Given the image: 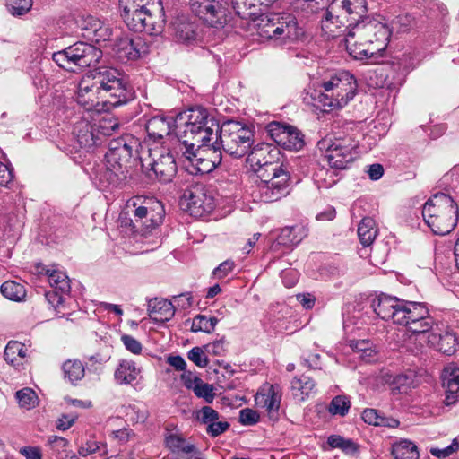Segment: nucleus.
Wrapping results in <instances>:
<instances>
[{"mask_svg":"<svg viewBox=\"0 0 459 459\" xmlns=\"http://www.w3.org/2000/svg\"><path fill=\"white\" fill-rule=\"evenodd\" d=\"M99 449V446L96 442L90 441L86 442L84 445L81 446L78 449V454L81 456H87L97 452Z\"/></svg>","mask_w":459,"mask_h":459,"instance_id":"61","label":"nucleus"},{"mask_svg":"<svg viewBox=\"0 0 459 459\" xmlns=\"http://www.w3.org/2000/svg\"><path fill=\"white\" fill-rule=\"evenodd\" d=\"M216 147L226 154L239 159L247 155L254 143V132L251 128L240 122L228 120L221 126L217 133Z\"/></svg>","mask_w":459,"mask_h":459,"instance_id":"10","label":"nucleus"},{"mask_svg":"<svg viewBox=\"0 0 459 459\" xmlns=\"http://www.w3.org/2000/svg\"><path fill=\"white\" fill-rule=\"evenodd\" d=\"M282 166V163L280 161L267 165L255 166V168H252V169L260 178V183H265L270 180L280 178L281 174H288Z\"/></svg>","mask_w":459,"mask_h":459,"instance_id":"35","label":"nucleus"},{"mask_svg":"<svg viewBox=\"0 0 459 459\" xmlns=\"http://www.w3.org/2000/svg\"><path fill=\"white\" fill-rule=\"evenodd\" d=\"M62 369L64 377L73 385L82 380L85 375L84 365L79 359L66 360L64 362Z\"/></svg>","mask_w":459,"mask_h":459,"instance_id":"37","label":"nucleus"},{"mask_svg":"<svg viewBox=\"0 0 459 459\" xmlns=\"http://www.w3.org/2000/svg\"><path fill=\"white\" fill-rule=\"evenodd\" d=\"M235 263L232 260H226L213 270V275L218 279H223L233 271Z\"/></svg>","mask_w":459,"mask_h":459,"instance_id":"55","label":"nucleus"},{"mask_svg":"<svg viewBox=\"0 0 459 459\" xmlns=\"http://www.w3.org/2000/svg\"><path fill=\"white\" fill-rule=\"evenodd\" d=\"M101 21L93 17L87 16L80 22V27L84 30L83 36L91 39L95 31L100 28Z\"/></svg>","mask_w":459,"mask_h":459,"instance_id":"47","label":"nucleus"},{"mask_svg":"<svg viewBox=\"0 0 459 459\" xmlns=\"http://www.w3.org/2000/svg\"><path fill=\"white\" fill-rule=\"evenodd\" d=\"M174 30L177 40L186 44L195 42L199 36L196 22L184 16L177 18L174 22Z\"/></svg>","mask_w":459,"mask_h":459,"instance_id":"26","label":"nucleus"},{"mask_svg":"<svg viewBox=\"0 0 459 459\" xmlns=\"http://www.w3.org/2000/svg\"><path fill=\"white\" fill-rule=\"evenodd\" d=\"M15 396L21 407L31 408L37 403V394L31 388L19 390Z\"/></svg>","mask_w":459,"mask_h":459,"instance_id":"45","label":"nucleus"},{"mask_svg":"<svg viewBox=\"0 0 459 459\" xmlns=\"http://www.w3.org/2000/svg\"><path fill=\"white\" fill-rule=\"evenodd\" d=\"M371 307L379 318L403 325L413 334L429 333L435 324L429 308L422 302L380 293L372 299Z\"/></svg>","mask_w":459,"mask_h":459,"instance_id":"4","label":"nucleus"},{"mask_svg":"<svg viewBox=\"0 0 459 459\" xmlns=\"http://www.w3.org/2000/svg\"><path fill=\"white\" fill-rule=\"evenodd\" d=\"M247 162L251 168L281 161V152L278 147L270 143H260L250 148L247 153Z\"/></svg>","mask_w":459,"mask_h":459,"instance_id":"20","label":"nucleus"},{"mask_svg":"<svg viewBox=\"0 0 459 459\" xmlns=\"http://www.w3.org/2000/svg\"><path fill=\"white\" fill-rule=\"evenodd\" d=\"M121 341L125 345L126 349L134 354H140L143 349L141 342L134 337L124 334L121 337Z\"/></svg>","mask_w":459,"mask_h":459,"instance_id":"54","label":"nucleus"},{"mask_svg":"<svg viewBox=\"0 0 459 459\" xmlns=\"http://www.w3.org/2000/svg\"><path fill=\"white\" fill-rule=\"evenodd\" d=\"M141 369L135 367V363L132 360L123 359L119 362L114 377L118 385H129L136 380Z\"/></svg>","mask_w":459,"mask_h":459,"instance_id":"28","label":"nucleus"},{"mask_svg":"<svg viewBox=\"0 0 459 459\" xmlns=\"http://www.w3.org/2000/svg\"><path fill=\"white\" fill-rule=\"evenodd\" d=\"M184 198L186 200V207L192 214L201 216L204 212H210L213 209L212 200H207L200 186L186 190Z\"/></svg>","mask_w":459,"mask_h":459,"instance_id":"23","label":"nucleus"},{"mask_svg":"<svg viewBox=\"0 0 459 459\" xmlns=\"http://www.w3.org/2000/svg\"><path fill=\"white\" fill-rule=\"evenodd\" d=\"M442 382L446 391L445 404H455L459 401V368L453 364L446 366L442 372Z\"/></svg>","mask_w":459,"mask_h":459,"instance_id":"22","label":"nucleus"},{"mask_svg":"<svg viewBox=\"0 0 459 459\" xmlns=\"http://www.w3.org/2000/svg\"><path fill=\"white\" fill-rule=\"evenodd\" d=\"M131 85L112 67H99L83 76L78 85L76 100L85 109H91L99 98H105L111 107H118L134 99Z\"/></svg>","mask_w":459,"mask_h":459,"instance_id":"3","label":"nucleus"},{"mask_svg":"<svg viewBox=\"0 0 459 459\" xmlns=\"http://www.w3.org/2000/svg\"><path fill=\"white\" fill-rule=\"evenodd\" d=\"M197 419L201 423L206 425V428H207L209 426V424H212L215 420H218L220 419V415H219L218 411H216L212 407L204 406L197 412Z\"/></svg>","mask_w":459,"mask_h":459,"instance_id":"48","label":"nucleus"},{"mask_svg":"<svg viewBox=\"0 0 459 459\" xmlns=\"http://www.w3.org/2000/svg\"><path fill=\"white\" fill-rule=\"evenodd\" d=\"M180 114L181 113H179L176 118L164 116L151 117L145 125L148 142L163 145L167 141H169L170 143L175 142L177 146H178L176 120Z\"/></svg>","mask_w":459,"mask_h":459,"instance_id":"17","label":"nucleus"},{"mask_svg":"<svg viewBox=\"0 0 459 459\" xmlns=\"http://www.w3.org/2000/svg\"><path fill=\"white\" fill-rule=\"evenodd\" d=\"M181 381L183 385L189 390H192L194 386L201 380V378L195 376L191 371L185 370L181 375Z\"/></svg>","mask_w":459,"mask_h":459,"instance_id":"58","label":"nucleus"},{"mask_svg":"<svg viewBox=\"0 0 459 459\" xmlns=\"http://www.w3.org/2000/svg\"><path fill=\"white\" fill-rule=\"evenodd\" d=\"M199 398H204L206 403H212L214 399L213 387L210 384L204 383L201 379L192 389Z\"/></svg>","mask_w":459,"mask_h":459,"instance_id":"46","label":"nucleus"},{"mask_svg":"<svg viewBox=\"0 0 459 459\" xmlns=\"http://www.w3.org/2000/svg\"><path fill=\"white\" fill-rule=\"evenodd\" d=\"M134 432L129 428H123L111 432V437L118 440L120 443L128 442L133 437H134Z\"/></svg>","mask_w":459,"mask_h":459,"instance_id":"56","label":"nucleus"},{"mask_svg":"<svg viewBox=\"0 0 459 459\" xmlns=\"http://www.w3.org/2000/svg\"><path fill=\"white\" fill-rule=\"evenodd\" d=\"M304 236L305 234L301 227H285L281 230L277 242L279 245L287 247L296 246L300 243Z\"/></svg>","mask_w":459,"mask_h":459,"instance_id":"38","label":"nucleus"},{"mask_svg":"<svg viewBox=\"0 0 459 459\" xmlns=\"http://www.w3.org/2000/svg\"><path fill=\"white\" fill-rule=\"evenodd\" d=\"M138 141L131 134L112 139L105 158L108 170L114 176L113 181L120 184L130 178L133 152L136 151Z\"/></svg>","mask_w":459,"mask_h":459,"instance_id":"11","label":"nucleus"},{"mask_svg":"<svg viewBox=\"0 0 459 459\" xmlns=\"http://www.w3.org/2000/svg\"><path fill=\"white\" fill-rule=\"evenodd\" d=\"M271 138L282 148L290 151H299L304 146L303 134L294 126L272 122L267 126Z\"/></svg>","mask_w":459,"mask_h":459,"instance_id":"19","label":"nucleus"},{"mask_svg":"<svg viewBox=\"0 0 459 459\" xmlns=\"http://www.w3.org/2000/svg\"><path fill=\"white\" fill-rule=\"evenodd\" d=\"M394 459H418L417 446L411 440L401 439L392 446L391 451Z\"/></svg>","mask_w":459,"mask_h":459,"instance_id":"34","label":"nucleus"},{"mask_svg":"<svg viewBox=\"0 0 459 459\" xmlns=\"http://www.w3.org/2000/svg\"><path fill=\"white\" fill-rule=\"evenodd\" d=\"M165 446L172 453L191 454L196 451L195 445L187 443L181 434L168 433L164 438Z\"/></svg>","mask_w":459,"mask_h":459,"instance_id":"32","label":"nucleus"},{"mask_svg":"<svg viewBox=\"0 0 459 459\" xmlns=\"http://www.w3.org/2000/svg\"><path fill=\"white\" fill-rule=\"evenodd\" d=\"M102 57V51L91 44L78 41L63 50L55 52L53 61L61 68L78 73L95 65Z\"/></svg>","mask_w":459,"mask_h":459,"instance_id":"12","label":"nucleus"},{"mask_svg":"<svg viewBox=\"0 0 459 459\" xmlns=\"http://www.w3.org/2000/svg\"><path fill=\"white\" fill-rule=\"evenodd\" d=\"M327 444L332 448H339L348 455H353L358 452L359 446L351 439L344 438L339 435H331L327 438Z\"/></svg>","mask_w":459,"mask_h":459,"instance_id":"40","label":"nucleus"},{"mask_svg":"<svg viewBox=\"0 0 459 459\" xmlns=\"http://www.w3.org/2000/svg\"><path fill=\"white\" fill-rule=\"evenodd\" d=\"M329 166L334 169H346L358 156V142L351 136H325L317 143Z\"/></svg>","mask_w":459,"mask_h":459,"instance_id":"13","label":"nucleus"},{"mask_svg":"<svg viewBox=\"0 0 459 459\" xmlns=\"http://www.w3.org/2000/svg\"><path fill=\"white\" fill-rule=\"evenodd\" d=\"M32 7V0H7V8L13 16H22Z\"/></svg>","mask_w":459,"mask_h":459,"instance_id":"44","label":"nucleus"},{"mask_svg":"<svg viewBox=\"0 0 459 459\" xmlns=\"http://www.w3.org/2000/svg\"><path fill=\"white\" fill-rule=\"evenodd\" d=\"M314 388L315 382L307 376L302 375L299 377H294L291 381L293 395L299 401H305Z\"/></svg>","mask_w":459,"mask_h":459,"instance_id":"36","label":"nucleus"},{"mask_svg":"<svg viewBox=\"0 0 459 459\" xmlns=\"http://www.w3.org/2000/svg\"><path fill=\"white\" fill-rule=\"evenodd\" d=\"M165 210L154 197L135 196L126 202L119 214V226L129 234L146 236L163 221Z\"/></svg>","mask_w":459,"mask_h":459,"instance_id":"6","label":"nucleus"},{"mask_svg":"<svg viewBox=\"0 0 459 459\" xmlns=\"http://www.w3.org/2000/svg\"><path fill=\"white\" fill-rule=\"evenodd\" d=\"M382 415L383 414L376 409L367 408L363 411L361 418L367 424L379 426Z\"/></svg>","mask_w":459,"mask_h":459,"instance_id":"53","label":"nucleus"},{"mask_svg":"<svg viewBox=\"0 0 459 459\" xmlns=\"http://www.w3.org/2000/svg\"><path fill=\"white\" fill-rule=\"evenodd\" d=\"M412 383L413 379L411 376L400 374L394 378L392 385L394 389L397 390L399 393H406L412 385Z\"/></svg>","mask_w":459,"mask_h":459,"instance_id":"49","label":"nucleus"},{"mask_svg":"<svg viewBox=\"0 0 459 459\" xmlns=\"http://www.w3.org/2000/svg\"><path fill=\"white\" fill-rule=\"evenodd\" d=\"M26 350L25 345L22 342L11 341L4 349V360L15 368H18L23 364V359L26 357Z\"/></svg>","mask_w":459,"mask_h":459,"instance_id":"30","label":"nucleus"},{"mask_svg":"<svg viewBox=\"0 0 459 459\" xmlns=\"http://www.w3.org/2000/svg\"><path fill=\"white\" fill-rule=\"evenodd\" d=\"M147 310L150 318L155 323L169 321L175 315L173 303L164 299H151Z\"/></svg>","mask_w":459,"mask_h":459,"instance_id":"25","label":"nucleus"},{"mask_svg":"<svg viewBox=\"0 0 459 459\" xmlns=\"http://www.w3.org/2000/svg\"><path fill=\"white\" fill-rule=\"evenodd\" d=\"M13 179V173L9 168L0 162V186H6Z\"/></svg>","mask_w":459,"mask_h":459,"instance_id":"62","label":"nucleus"},{"mask_svg":"<svg viewBox=\"0 0 459 459\" xmlns=\"http://www.w3.org/2000/svg\"><path fill=\"white\" fill-rule=\"evenodd\" d=\"M217 323L218 319L214 316L207 317L204 315H197L192 320L191 331L210 333L214 330Z\"/></svg>","mask_w":459,"mask_h":459,"instance_id":"41","label":"nucleus"},{"mask_svg":"<svg viewBox=\"0 0 459 459\" xmlns=\"http://www.w3.org/2000/svg\"><path fill=\"white\" fill-rule=\"evenodd\" d=\"M49 444L53 446L54 449H65L68 446L69 442L67 439L58 437V436H52L49 437L48 440Z\"/></svg>","mask_w":459,"mask_h":459,"instance_id":"64","label":"nucleus"},{"mask_svg":"<svg viewBox=\"0 0 459 459\" xmlns=\"http://www.w3.org/2000/svg\"><path fill=\"white\" fill-rule=\"evenodd\" d=\"M459 446L456 442H454L452 445L446 446L444 449H438V448H431L430 453L437 456L439 458H445L446 456H449L451 454L455 452L458 449Z\"/></svg>","mask_w":459,"mask_h":459,"instance_id":"59","label":"nucleus"},{"mask_svg":"<svg viewBox=\"0 0 459 459\" xmlns=\"http://www.w3.org/2000/svg\"><path fill=\"white\" fill-rule=\"evenodd\" d=\"M351 407V402L345 395H337L330 403L328 411L333 415L345 416Z\"/></svg>","mask_w":459,"mask_h":459,"instance_id":"43","label":"nucleus"},{"mask_svg":"<svg viewBox=\"0 0 459 459\" xmlns=\"http://www.w3.org/2000/svg\"><path fill=\"white\" fill-rule=\"evenodd\" d=\"M140 44V39L135 40L124 37L117 39L113 50L120 62L127 63L140 57L141 50L138 48Z\"/></svg>","mask_w":459,"mask_h":459,"instance_id":"24","label":"nucleus"},{"mask_svg":"<svg viewBox=\"0 0 459 459\" xmlns=\"http://www.w3.org/2000/svg\"><path fill=\"white\" fill-rule=\"evenodd\" d=\"M119 7L131 30L151 35L162 31L166 20L161 0H119Z\"/></svg>","mask_w":459,"mask_h":459,"instance_id":"7","label":"nucleus"},{"mask_svg":"<svg viewBox=\"0 0 459 459\" xmlns=\"http://www.w3.org/2000/svg\"><path fill=\"white\" fill-rule=\"evenodd\" d=\"M346 31V49L357 60L381 55L392 35L386 22L369 16H365L355 23H349Z\"/></svg>","mask_w":459,"mask_h":459,"instance_id":"5","label":"nucleus"},{"mask_svg":"<svg viewBox=\"0 0 459 459\" xmlns=\"http://www.w3.org/2000/svg\"><path fill=\"white\" fill-rule=\"evenodd\" d=\"M192 12L200 20L214 28L224 27L230 16L228 0H210Z\"/></svg>","mask_w":459,"mask_h":459,"instance_id":"18","label":"nucleus"},{"mask_svg":"<svg viewBox=\"0 0 459 459\" xmlns=\"http://www.w3.org/2000/svg\"><path fill=\"white\" fill-rule=\"evenodd\" d=\"M178 146L175 148L191 162L192 173L206 174L221 162V151L207 143L217 139L218 121L202 107L181 112L176 120Z\"/></svg>","mask_w":459,"mask_h":459,"instance_id":"1","label":"nucleus"},{"mask_svg":"<svg viewBox=\"0 0 459 459\" xmlns=\"http://www.w3.org/2000/svg\"><path fill=\"white\" fill-rule=\"evenodd\" d=\"M377 235L376 222L371 217H364L358 226V237L364 247L370 246Z\"/></svg>","mask_w":459,"mask_h":459,"instance_id":"33","label":"nucleus"},{"mask_svg":"<svg viewBox=\"0 0 459 459\" xmlns=\"http://www.w3.org/2000/svg\"><path fill=\"white\" fill-rule=\"evenodd\" d=\"M289 174H281L280 178L258 184L260 198L264 203L280 200L288 194Z\"/></svg>","mask_w":459,"mask_h":459,"instance_id":"21","label":"nucleus"},{"mask_svg":"<svg viewBox=\"0 0 459 459\" xmlns=\"http://www.w3.org/2000/svg\"><path fill=\"white\" fill-rule=\"evenodd\" d=\"M50 285L61 292V294H68L70 292V281L67 275L61 271H52L48 274Z\"/></svg>","mask_w":459,"mask_h":459,"instance_id":"42","label":"nucleus"},{"mask_svg":"<svg viewBox=\"0 0 459 459\" xmlns=\"http://www.w3.org/2000/svg\"><path fill=\"white\" fill-rule=\"evenodd\" d=\"M368 12L366 0H333L324 11L322 30L331 37L347 30L349 23L361 21Z\"/></svg>","mask_w":459,"mask_h":459,"instance_id":"8","label":"nucleus"},{"mask_svg":"<svg viewBox=\"0 0 459 459\" xmlns=\"http://www.w3.org/2000/svg\"><path fill=\"white\" fill-rule=\"evenodd\" d=\"M429 343L446 355H452L459 345L457 336L452 331H446L443 334L430 333L428 336Z\"/></svg>","mask_w":459,"mask_h":459,"instance_id":"27","label":"nucleus"},{"mask_svg":"<svg viewBox=\"0 0 459 459\" xmlns=\"http://www.w3.org/2000/svg\"><path fill=\"white\" fill-rule=\"evenodd\" d=\"M422 216L434 234L445 236L457 224L458 205L449 195L437 193L423 205Z\"/></svg>","mask_w":459,"mask_h":459,"instance_id":"9","label":"nucleus"},{"mask_svg":"<svg viewBox=\"0 0 459 459\" xmlns=\"http://www.w3.org/2000/svg\"><path fill=\"white\" fill-rule=\"evenodd\" d=\"M1 293L6 299L13 301H21L26 296V290L21 283L14 281H7L1 285Z\"/></svg>","mask_w":459,"mask_h":459,"instance_id":"39","label":"nucleus"},{"mask_svg":"<svg viewBox=\"0 0 459 459\" xmlns=\"http://www.w3.org/2000/svg\"><path fill=\"white\" fill-rule=\"evenodd\" d=\"M259 420V414L249 408L242 409L239 411V422L243 425L251 426L257 423Z\"/></svg>","mask_w":459,"mask_h":459,"instance_id":"52","label":"nucleus"},{"mask_svg":"<svg viewBox=\"0 0 459 459\" xmlns=\"http://www.w3.org/2000/svg\"><path fill=\"white\" fill-rule=\"evenodd\" d=\"M112 30L101 22L100 28L95 31L91 39L96 42L108 40L111 37Z\"/></svg>","mask_w":459,"mask_h":459,"instance_id":"57","label":"nucleus"},{"mask_svg":"<svg viewBox=\"0 0 459 459\" xmlns=\"http://www.w3.org/2000/svg\"><path fill=\"white\" fill-rule=\"evenodd\" d=\"M368 173L372 180H377L383 176L384 168L381 164L375 163L369 166Z\"/></svg>","mask_w":459,"mask_h":459,"instance_id":"63","label":"nucleus"},{"mask_svg":"<svg viewBox=\"0 0 459 459\" xmlns=\"http://www.w3.org/2000/svg\"><path fill=\"white\" fill-rule=\"evenodd\" d=\"M119 127L117 119L104 118L100 122L98 128L88 122L78 123L73 134L81 148L90 149L101 143V136L110 134Z\"/></svg>","mask_w":459,"mask_h":459,"instance_id":"15","label":"nucleus"},{"mask_svg":"<svg viewBox=\"0 0 459 459\" xmlns=\"http://www.w3.org/2000/svg\"><path fill=\"white\" fill-rule=\"evenodd\" d=\"M187 358L199 368H205L209 362L200 347L192 348L187 353Z\"/></svg>","mask_w":459,"mask_h":459,"instance_id":"50","label":"nucleus"},{"mask_svg":"<svg viewBox=\"0 0 459 459\" xmlns=\"http://www.w3.org/2000/svg\"><path fill=\"white\" fill-rule=\"evenodd\" d=\"M255 400L257 403H263V407L268 411L270 417L273 418L279 411L281 395L277 387L271 385L266 394L256 396Z\"/></svg>","mask_w":459,"mask_h":459,"instance_id":"31","label":"nucleus"},{"mask_svg":"<svg viewBox=\"0 0 459 459\" xmlns=\"http://www.w3.org/2000/svg\"><path fill=\"white\" fill-rule=\"evenodd\" d=\"M143 171L151 179L169 183L177 174L178 167L169 148H150L147 157L141 158Z\"/></svg>","mask_w":459,"mask_h":459,"instance_id":"14","label":"nucleus"},{"mask_svg":"<svg viewBox=\"0 0 459 459\" xmlns=\"http://www.w3.org/2000/svg\"><path fill=\"white\" fill-rule=\"evenodd\" d=\"M26 459H42L40 448L35 446H24L20 450Z\"/></svg>","mask_w":459,"mask_h":459,"instance_id":"60","label":"nucleus"},{"mask_svg":"<svg viewBox=\"0 0 459 459\" xmlns=\"http://www.w3.org/2000/svg\"><path fill=\"white\" fill-rule=\"evenodd\" d=\"M310 100L312 105L323 112H328L333 108H339V101L336 100L332 92L325 91V90H314L310 93Z\"/></svg>","mask_w":459,"mask_h":459,"instance_id":"29","label":"nucleus"},{"mask_svg":"<svg viewBox=\"0 0 459 459\" xmlns=\"http://www.w3.org/2000/svg\"><path fill=\"white\" fill-rule=\"evenodd\" d=\"M230 428V423L226 420H215L212 424L206 428V433L212 437H216L225 431H227Z\"/></svg>","mask_w":459,"mask_h":459,"instance_id":"51","label":"nucleus"},{"mask_svg":"<svg viewBox=\"0 0 459 459\" xmlns=\"http://www.w3.org/2000/svg\"><path fill=\"white\" fill-rule=\"evenodd\" d=\"M277 0H231L235 13L245 20L257 21V34L276 45L296 41L303 30L297 18L290 13L264 14V11Z\"/></svg>","mask_w":459,"mask_h":459,"instance_id":"2","label":"nucleus"},{"mask_svg":"<svg viewBox=\"0 0 459 459\" xmlns=\"http://www.w3.org/2000/svg\"><path fill=\"white\" fill-rule=\"evenodd\" d=\"M357 87V81L349 71H341L321 84L325 91L334 95L340 103L339 108H343L354 98Z\"/></svg>","mask_w":459,"mask_h":459,"instance_id":"16","label":"nucleus"}]
</instances>
